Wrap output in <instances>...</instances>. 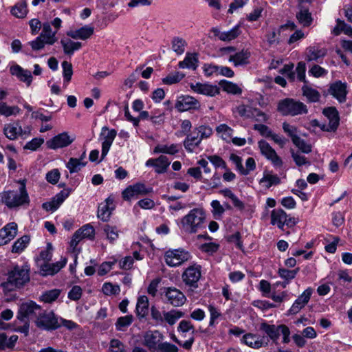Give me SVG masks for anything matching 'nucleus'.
<instances>
[{
	"mask_svg": "<svg viewBox=\"0 0 352 352\" xmlns=\"http://www.w3.org/2000/svg\"><path fill=\"white\" fill-rule=\"evenodd\" d=\"M25 179L18 182V188L12 190H5L0 192V203L10 209H16L26 206L30 203L28 193L25 188Z\"/></svg>",
	"mask_w": 352,
	"mask_h": 352,
	"instance_id": "obj_1",
	"label": "nucleus"
},
{
	"mask_svg": "<svg viewBox=\"0 0 352 352\" xmlns=\"http://www.w3.org/2000/svg\"><path fill=\"white\" fill-rule=\"evenodd\" d=\"M205 219L204 210L194 208L181 219V228L186 233H196L204 227Z\"/></svg>",
	"mask_w": 352,
	"mask_h": 352,
	"instance_id": "obj_2",
	"label": "nucleus"
},
{
	"mask_svg": "<svg viewBox=\"0 0 352 352\" xmlns=\"http://www.w3.org/2000/svg\"><path fill=\"white\" fill-rule=\"evenodd\" d=\"M212 134V129L208 126L200 125L195 127L191 133L186 135L184 146L188 152L192 153L199 147L202 140L208 138Z\"/></svg>",
	"mask_w": 352,
	"mask_h": 352,
	"instance_id": "obj_3",
	"label": "nucleus"
},
{
	"mask_svg": "<svg viewBox=\"0 0 352 352\" xmlns=\"http://www.w3.org/2000/svg\"><path fill=\"white\" fill-rule=\"evenodd\" d=\"M41 313V308L33 301H28L20 305L17 319L23 322V326L18 328L17 331L27 334L28 332L29 319H37Z\"/></svg>",
	"mask_w": 352,
	"mask_h": 352,
	"instance_id": "obj_4",
	"label": "nucleus"
},
{
	"mask_svg": "<svg viewBox=\"0 0 352 352\" xmlns=\"http://www.w3.org/2000/svg\"><path fill=\"white\" fill-rule=\"evenodd\" d=\"M277 110L283 116H294L307 113V107L304 103L291 98L280 100L278 104Z\"/></svg>",
	"mask_w": 352,
	"mask_h": 352,
	"instance_id": "obj_5",
	"label": "nucleus"
},
{
	"mask_svg": "<svg viewBox=\"0 0 352 352\" xmlns=\"http://www.w3.org/2000/svg\"><path fill=\"white\" fill-rule=\"evenodd\" d=\"M95 230L90 224H86L76 230L70 241V250L73 254H75V263L78 259V254L80 249L78 248V243L83 239H92L94 237Z\"/></svg>",
	"mask_w": 352,
	"mask_h": 352,
	"instance_id": "obj_6",
	"label": "nucleus"
},
{
	"mask_svg": "<svg viewBox=\"0 0 352 352\" xmlns=\"http://www.w3.org/2000/svg\"><path fill=\"white\" fill-rule=\"evenodd\" d=\"M191 254L184 248L169 249L164 253V261L167 265L175 267L182 265L191 258Z\"/></svg>",
	"mask_w": 352,
	"mask_h": 352,
	"instance_id": "obj_7",
	"label": "nucleus"
},
{
	"mask_svg": "<svg viewBox=\"0 0 352 352\" xmlns=\"http://www.w3.org/2000/svg\"><path fill=\"white\" fill-rule=\"evenodd\" d=\"M29 272V265H16L8 274V282L16 287L22 286L30 280Z\"/></svg>",
	"mask_w": 352,
	"mask_h": 352,
	"instance_id": "obj_8",
	"label": "nucleus"
},
{
	"mask_svg": "<svg viewBox=\"0 0 352 352\" xmlns=\"http://www.w3.org/2000/svg\"><path fill=\"white\" fill-rule=\"evenodd\" d=\"M270 223L283 230L285 225L292 226L296 223L294 218L288 217L287 213L280 208L274 209L270 214Z\"/></svg>",
	"mask_w": 352,
	"mask_h": 352,
	"instance_id": "obj_9",
	"label": "nucleus"
},
{
	"mask_svg": "<svg viewBox=\"0 0 352 352\" xmlns=\"http://www.w3.org/2000/svg\"><path fill=\"white\" fill-rule=\"evenodd\" d=\"M153 188L146 186L142 183H137L134 185L128 186L122 192V198L126 201H131L133 198H136L140 195H145L151 193Z\"/></svg>",
	"mask_w": 352,
	"mask_h": 352,
	"instance_id": "obj_10",
	"label": "nucleus"
},
{
	"mask_svg": "<svg viewBox=\"0 0 352 352\" xmlns=\"http://www.w3.org/2000/svg\"><path fill=\"white\" fill-rule=\"evenodd\" d=\"M236 111L241 117L244 118H255L258 122H265L268 119L265 113L250 105L240 104L236 107Z\"/></svg>",
	"mask_w": 352,
	"mask_h": 352,
	"instance_id": "obj_11",
	"label": "nucleus"
},
{
	"mask_svg": "<svg viewBox=\"0 0 352 352\" xmlns=\"http://www.w3.org/2000/svg\"><path fill=\"white\" fill-rule=\"evenodd\" d=\"M116 135L117 131L115 129H109L107 126L102 128L99 135V139L102 141L101 160L108 153Z\"/></svg>",
	"mask_w": 352,
	"mask_h": 352,
	"instance_id": "obj_12",
	"label": "nucleus"
},
{
	"mask_svg": "<svg viewBox=\"0 0 352 352\" xmlns=\"http://www.w3.org/2000/svg\"><path fill=\"white\" fill-rule=\"evenodd\" d=\"M30 131L31 128L30 126H26L23 130L19 121L7 124L3 129L5 135L10 140H14L20 135H28L30 134Z\"/></svg>",
	"mask_w": 352,
	"mask_h": 352,
	"instance_id": "obj_13",
	"label": "nucleus"
},
{
	"mask_svg": "<svg viewBox=\"0 0 352 352\" xmlns=\"http://www.w3.org/2000/svg\"><path fill=\"white\" fill-rule=\"evenodd\" d=\"M270 340L265 336L248 333L243 336L241 342L254 349L265 347L268 345Z\"/></svg>",
	"mask_w": 352,
	"mask_h": 352,
	"instance_id": "obj_14",
	"label": "nucleus"
},
{
	"mask_svg": "<svg viewBox=\"0 0 352 352\" xmlns=\"http://www.w3.org/2000/svg\"><path fill=\"white\" fill-rule=\"evenodd\" d=\"M313 293L311 287L307 288L293 302L287 311L288 315H296L299 313L309 302Z\"/></svg>",
	"mask_w": 352,
	"mask_h": 352,
	"instance_id": "obj_15",
	"label": "nucleus"
},
{
	"mask_svg": "<svg viewBox=\"0 0 352 352\" xmlns=\"http://www.w3.org/2000/svg\"><path fill=\"white\" fill-rule=\"evenodd\" d=\"M36 324L43 329H54L59 326L58 318L52 311L44 314L41 312L36 320Z\"/></svg>",
	"mask_w": 352,
	"mask_h": 352,
	"instance_id": "obj_16",
	"label": "nucleus"
},
{
	"mask_svg": "<svg viewBox=\"0 0 352 352\" xmlns=\"http://www.w3.org/2000/svg\"><path fill=\"white\" fill-rule=\"evenodd\" d=\"M258 144L261 154L270 160L274 166L280 167L282 166L281 159L268 142L261 140L258 142Z\"/></svg>",
	"mask_w": 352,
	"mask_h": 352,
	"instance_id": "obj_17",
	"label": "nucleus"
},
{
	"mask_svg": "<svg viewBox=\"0 0 352 352\" xmlns=\"http://www.w3.org/2000/svg\"><path fill=\"white\" fill-rule=\"evenodd\" d=\"M74 140L67 133L63 132L47 140L46 146L48 148L56 150L69 146Z\"/></svg>",
	"mask_w": 352,
	"mask_h": 352,
	"instance_id": "obj_18",
	"label": "nucleus"
},
{
	"mask_svg": "<svg viewBox=\"0 0 352 352\" xmlns=\"http://www.w3.org/2000/svg\"><path fill=\"white\" fill-rule=\"evenodd\" d=\"M201 277V269L199 265L189 266L182 274L183 281L188 285L196 287Z\"/></svg>",
	"mask_w": 352,
	"mask_h": 352,
	"instance_id": "obj_19",
	"label": "nucleus"
},
{
	"mask_svg": "<svg viewBox=\"0 0 352 352\" xmlns=\"http://www.w3.org/2000/svg\"><path fill=\"white\" fill-rule=\"evenodd\" d=\"M67 263L66 258H61L55 263L49 262L37 264L40 269V274L42 276H52L58 272Z\"/></svg>",
	"mask_w": 352,
	"mask_h": 352,
	"instance_id": "obj_20",
	"label": "nucleus"
},
{
	"mask_svg": "<svg viewBox=\"0 0 352 352\" xmlns=\"http://www.w3.org/2000/svg\"><path fill=\"white\" fill-rule=\"evenodd\" d=\"M175 107L179 111H186L191 109H198L200 103L198 100L190 96H183L178 98Z\"/></svg>",
	"mask_w": 352,
	"mask_h": 352,
	"instance_id": "obj_21",
	"label": "nucleus"
},
{
	"mask_svg": "<svg viewBox=\"0 0 352 352\" xmlns=\"http://www.w3.org/2000/svg\"><path fill=\"white\" fill-rule=\"evenodd\" d=\"M165 296L167 301L174 307L182 306L186 298L185 295L175 287H168L165 291Z\"/></svg>",
	"mask_w": 352,
	"mask_h": 352,
	"instance_id": "obj_22",
	"label": "nucleus"
},
{
	"mask_svg": "<svg viewBox=\"0 0 352 352\" xmlns=\"http://www.w3.org/2000/svg\"><path fill=\"white\" fill-rule=\"evenodd\" d=\"M115 208L116 204L114 197L111 195L105 199L104 202H102L99 205L98 208V218L102 221H107Z\"/></svg>",
	"mask_w": 352,
	"mask_h": 352,
	"instance_id": "obj_23",
	"label": "nucleus"
},
{
	"mask_svg": "<svg viewBox=\"0 0 352 352\" xmlns=\"http://www.w3.org/2000/svg\"><path fill=\"white\" fill-rule=\"evenodd\" d=\"M72 190H64L54 197L51 201L43 203L42 207L47 211L54 212L69 196Z\"/></svg>",
	"mask_w": 352,
	"mask_h": 352,
	"instance_id": "obj_24",
	"label": "nucleus"
},
{
	"mask_svg": "<svg viewBox=\"0 0 352 352\" xmlns=\"http://www.w3.org/2000/svg\"><path fill=\"white\" fill-rule=\"evenodd\" d=\"M72 190H64L54 197L51 201L43 203L42 207L47 211L54 212L69 196Z\"/></svg>",
	"mask_w": 352,
	"mask_h": 352,
	"instance_id": "obj_25",
	"label": "nucleus"
},
{
	"mask_svg": "<svg viewBox=\"0 0 352 352\" xmlns=\"http://www.w3.org/2000/svg\"><path fill=\"white\" fill-rule=\"evenodd\" d=\"M190 87L193 91L199 94L214 96L219 94V89L216 85L196 82L191 83Z\"/></svg>",
	"mask_w": 352,
	"mask_h": 352,
	"instance_id": "obj_26",
	"label": "nucleus"
},
{
	"mask_svg": "<svg viewBox=\"0 0 352 352\" xmlns=\"http://www.w3.org/2000/svg\"><path fill=\"white\" fill-rule=\"evenodd\" d=\"M161 334L159 331H148L144 336V344L153 352H159V348L162 343Z\"/></svg>",
	"mask_w": 352,
	"mask_h": 352,
	"instance_id": "obj_27",
	"label": "nucleus"
},
{
	"mask_svg": "<svg viewBox=\"0 0 352 352\" xmlns=\"http://www.w3.org/2000/svg\"><path fill=\"white\" fill-rule=\"evenodd\" d=\"M169 164L168 159L164 155H161L157 159H150L146 163L147 166H153L157 174L165 173Z\"/></svg>",
	"mask_w": 352,
	"mask_h": 352,
	"instance_id": "obj_28",
	"label": "nucleus"
},
{
	"mask_svg": "<svg viewBox=\"0 0 352 352\" xmlns=\"http://www.w3.org/2000/svg\"><path fill=\"white\" fill-rule=\"evenodd\" d=\"M329 93L340 102H345L347 94L346 84L342 83L341 81L336 82L331 85Z\"/></svg>",
	"mask_w": 352,
	"mask_h": 352,
	"instance_id": "obj_29",
	"label": "nucleus"
},
{
	"mask_svg": "<svg viewBox=\"0 0 352 352\" xmlns=\"http://www.w3.org/2000/svg\"><path fill=\"white\" fill-rule=\"evenodd\" d=\"M94 32L93 26L85 25L78 30L67 32V35L74 39L86 40L91 37Z\"/></svg>",
	"mask_w": 352,
	"mask_h": 352,
	"instance_id": "obj_30",
	"label": "nucleus"
},
{
	"mask_svg": "<svg viewBox=\"0 0 352 352\" xmlns=\"http://www.w3.org/2000/svg\"><path fill=\"white\" fill-rule=\"evenodd\" d=\"M327 49L318 46H310L306 49L305 59L307 61H317L319 58L326 56Z\"/></svg>",
	"mask_w": 352,
	"mask_h": 352,
	"instance_id": "obj_31",
	"label": "nucleus"
},
{
	"mask_svg": "<svg viewBox=\"0 0 352 352\" xmlns=\"http://www.w3.org/2000/svg\"><path fill=\"white\" fill-rule=\"evenodd\" d=\"M215 36L222 41L229 42L236 38L241 33L240 25H236L231 30L226 32L214 31Z\"/></svg>",
	"mask_w": 352,
	"mask_h": 352,
	"instance_id": "obj_32",
	"label": "nucleus"
},
{
	"mask_svg": "<svg viewBox=\"0 0 352 352\" xmlns=\"http://www.w3.org/2000/svg\"><path fill=\"white\" fill-rule=\"evenodd\" d=\"M199 58L197 53H186L184 60L179 62L178 66L182 69L195 70L198 67Z\"/></svg>",
	"mask_w": 352,
	"mask_h": 352,
	"instance_id": "obj_33",
	"label": "nucleus"
},
{
	"mask_svg": "<svg viewBox=\"0 0 352 352\" xmlns=\"http://www.w3.org/2000/svg\"><path fill=\"white\" fill-rule=\"evenodd\" d=\"M10 73L17 76L20 80L26 82L28 86L30 85L32 80L30 71L23 69L21 66L16 65L10 67Z\"/></svg>",
	"mask_w": 352,
	"mask_h": 352,
	"instance_id": "obj_34",
	"label": "nucleus"
},
{
	"mask_svg": "<svg viewBox=\"0 0 352 352\" xmlns=\"http://www.w3.org/2000/svg\"><path fill=\"white\" fill-rule=\"evenodd\" d=\"M42 27V32L39 35L41 38L45 40L47 45L55 43L57 41V38L56 37V31H52L51 25L48 22L44 23Z\"/></svg>",
	"mask_w": 352,
	"mask_h": 352,
	"instance_id": "obj_35",
	"label": "nucleus"
},
{
	"mask_svg": "<svg viewBox=\"0 0 352 352\" xmlns=\"http://www.w3.org/2000/svg\"><path fill=\"white\" fill-rule=\"evenodd\" d=\"M184 316V312L178 309H171L168 311H163L164 322L169 324L170 326H173Z\"/></svg>",
	"mask_w": 352,
	"mask_h": 352,
	"instance_id": "obj_36",
	"label": "nucleus"
},
{
	"mask_svg": "<svg viewBox=\"0 0 352 352\" xmlns=\"http://www.w3.org/2000/svg\"><path fill=\"white\" fill-rule=\"evenodd\" d=\"M199 166L190 168L188 170V173L191 176H199L201 174H208L210 173V166L209 162L205 159H201L198 162Z\"/></svg>",
	"mask_w": 352,
	"mask_h": 352,
	"instance_id": "obj_37",
	"label": "nucleus"
},
{
	"mask_svg": "<svg viewBox=\"0 0 352 352\" xmlns=\"http://www.w3.org/2000/svg\"><path fill=\"white\" fill-rule=\"evenodd\" d=\"M250 52L248 50H242L229 58V60L232 62L235 66L244 65L249 63Z\"/></svg>",
	"mask_w": 352,
	"mask_h": 352,
	"instance_id": "obj_38",
	"label": "nucleus"
},
{
	"mask_svg": "<svg viewBox=\"0 0 352 352\" xmlns=\"http://www.w3.org/2000/svg\"><path fill=\"white\" fill-rule=\"evenodd\" d=\"M261 329L263 331L268 337L274 342H276L279 338V325L275 326L274 324H269L266 322H263L260 327Z\"/></svg>",
	"mask_w": 352,
	"mask_h": 352,
	"instance_id": "obj_39",
	"label": "nucleus"
},
{
	"mask_svg": "<svg viewBox=\"0 0 352 352\" xmlns=\"http://www.w3.org/2000/svg\"><path fill=\"white\" fill-rule=\"evenodd\" d=\"M102 234L109 243H114L119 237L120 230L117 227L107 224L104 226Z\"/></svg>",
	"mask_w": 352,
	"mask_h": 352,
	"instance_id": "obj_40",
	"label": "nucleus"
},
{
	"mask_svg": "<svg viewBox=\"0 0 352 352\" xmlns=\"http://www.w3.org/2000/svg\"><path fill=\"white\" fill-rule=\"evenodd\" d=\"M296 19L304 27L309 26L313 21L311 14L307 8L300 6L299 12L296 14Z\"/></svg>",
	"mask_w": 352,
	"mask_h": 352,
	"instance_id": "obj_41",
	"label": "nucleus"
},
{
	"mask_svg": "<svg viewBox=\"0 0 352 352\" xmlns=\"http://www.w3.org/2000/svg\"><path fill=\"white\" fill-rule=\"evenodd\" d=\"M323 114L327 118L329 123L333 128H338L340 124V118L338 111L335 107H328L323 109Z\"/></svg>",
	"mask_w": 352,
	"mask_h": 352,
	"instance_id": "obj_42",
	"label": "nucleus"
},
{
	"mask_svg": "<svg viewBox=\"0 0 352 352\" xmlns=\"http://www.w3.org/2000/svg\"><path fill=\"white\" fill-rule=\"evenodd\" d=\"M208 160L211 163V166L216 168L223 169L224 171L221 173L222 176H234L232 172H230L226 166L225 162L217 155H211L208 157Z\"/></svg>",
	"mask_w": 352,
	"mask_h": 352,
	"instance_id": "obj_43",
	"label": "nucleus"
},
{
	"mask_svg": "<svg viewBox=\"0 0 352 352\" xmlns=\"http://www.w3.org/2000/svg\"><path fill=\"white\" fill-rule=\"evenodd\" d=\"M60 43L64 53L69 56L72 55L75 51L78 50L82 47L80 42H75L69 38L62 39Z\"/></svg>",
	"mask_w": 352,
	"mask_h": 352,
	"instance_id": "obj_44",
	"label": "nucleus"
},
{
	"mask_svg": "<svg viewBox=\"0 0 352 352\" xmlns=\"http://www.w3.org/2000/svg\"><path fill=\"white\" fill-rule=\"evenodd\" d=\"M21 109L18 106H9L6 102H0V115L5 117L16 116L19 114Z\"/></svg>",
	"mask_w": 352,
	"mask_h": 352,
	"instance_id": "obj_45",
	"label": "nucleus"
},
{
	"mask_svg": "<svg viewBox=\"0 0 352 352\" xmlns=\"http://www.w3.org/2000/svg\"><path fill=\"white\" fill-rule=\"evenodd\" d=\"M179 145L177 144H172L170 145L158 144L154 148V153H166L169 155H174L179 151Z\"/></svg>",
	"mask_w": 352,
	"mask_h": 352,
	"instance_id": "obj_46",
	"label": "nucleus"
},
{
	"mask_svg": "<svg viewBox=\"0 0 352 352\" xmlns=\"http://www.w3.org/2000/svg\"><path fill=\"white\" fill-rule=\"evenodd\" d=\"M87 163V162H82L77 158L72 157L67 163L66 167L69 169L71 174L77 173L86 166Z\"/></svg>",
	"mask_w": 352,
	"mask_h": 352,
	"instance_id": "obj_47",
	"label": "nucleus"
},
{
	"mask_svg": "<svg viewBox=\"0 0 352 352\" xmlns=\"http://www.w3.org/2000/svg\"><path fill=\"white\" fill-rule=\"evenodd\" d=\"M302 90L303 96L306 97L308 102H316L319 100L320 94L317 90L307 85H304Z\"/></svg>",
	"mask_w": 352,
	"mask_h": 352,
	"instance_id": "obj_48",
	"label": "nucleus"
},
{
	"mask_svg": "<svg viewBox=\"0 0 352 352\" xmlns=\"http://www.w3.org/2000/svg\"><path fill=\"white\" fill-rule=\"evenodd\" d=\"M10 12L16 18H25L28 12L26 2L21 1L16 3L12 8Z\"/></svg>",
	"mask_w": 352,
	"mask_h": 352,
	"instance_id": "obj_49",
	"label": "nucleus"
},
{
	"mask_svg": "<svg viewBox=\"0 0 352 352\" xmlns=\"http://www.w3.org/2000/svg\"><path fill=\"white\" fill-rule=\"evenodd\" d=\"M219 193L223 195L225 197L230 199L234 207L239 210L244 209V204L240 201L238 197L230 190L229 188H224L219 190Z\"/></svg>",
	"mask_w": 352,
	"mask_h": 352,
	"instance_id": "obj_50",
	"label": "nucleus"
},
{
	"mask_svg": "<svg viewBox=\"0 0 352 352\" xmlns=\"http://www.w3.org/2000/svg\"><path fill=\"white\" fill-rule=\"evenodd\" d=\"M208 308L210 314L209 326H214L222 319L223 315L221 311L212 305H209Z\"/></svg>",
	"mask_w": 352,
	"mask_h": 352,
	"instance_id": "obj_51",
	"label": "nucleus"
},
{
	"mask_svg": "<svg viewBox=\"0 0 352 352\" xmlns=\"http://www.w3.org/2000/svg\"><path fill=\"white\" fill-rule=\"evenodd\" d=\"M29 243L30 237L28 236L24 235L21 236L14 243L12 248V252L13 253L22 252L27 248Z\"/></svg>",
	"mask_w": 352,
	"mask_h": 352,
	"instance_id": "obj_52",
	"label": "nucleus"
},
{
	"mask_svg": "<svg viewBox=\"0 0 352 352\" xmlns=\"http://www.w3.org/2000/svg\"><path fill=\"white\" fill-rule=\"evenodd\" d=\"M173 50L178 55L182 54L186 46L187 45L186 41L180 37H174L171 41Z\"/></svg>",
	"mask_w": 352,
	"mask_h": 352,
	"instance_id": "obj_53",
	"label": "nucleus"
},
{
	"mask_svg": "<svg viewBox=\"0 0 352 352\" xmlns=\"http://www.w3.org/2000/svg\"><path fill=\"white\" fill-rule=\"evenodd\" d=\"M148 308V300L146 296H140L138 299L136 310L138 316H144Z\"/></svg>",
	"mask_w": 352,
	"mask_h": 352,
	"instance_id": "obj_54",
	"label": "nucleus"
},
{
	"mask_svg": "<svg viewBox=\"0 0 352 352\" xmlns=\"http://www.w3.org/2000/svg\"><path fill=\"white\" fill-rule=\"evenodd\" d=\"M63 67V86L67 87L69 82L71 81L72 76L73 74L72 65L67 61H63L62 63Z\"/></svg>",
	"mask_w": 352,
	"mask_h": 352,
	"instance_id": "obj_55",
	"label": "nucleus"
},
{
	"mask_svg": "<svg viewBox=\"0 0 352 352\" xmlns=\"http://www.w3.org/2000/svg\"><path fill=\"white\" fill-rule=\"evenodd\" d=\"M219 85L223 91L232 94H241L242 89L235 83L227 80H221Z\"/></svg>",
	"mask_w": 352,
	"mask_h": 352,
	"instance_id": "obj_56",
	"label": "nucleus"
},
{
	"mask_svg": "<svg viewBox=\"0 0 352 352\" xmlns=\"http://www.w3.org/2000/svg\"><path fill=\"white\" fill-rule=\"evenodd\" d=\"M2 229L5 230V236L7 239V240L10 242L16 236L17 234L18 226L16 223L12 222L6 225Z\"/></svg>",
	"mask_w": 352,
	"mask_h": 352,
	"instance_id": "obj_57",
	"label": "nucleus"
},
{
	"mask_svg": "<svg viewBox=\"0 0 352 352\" xmlns=\"http://www.w3.org/2000/svg\"><path fill=\"white\" fill-rule=\"evenodd\" d=\"M133 319V318L131 315L120 317L116 322V329L118 331H125L131 324Z\"/></svg>",
	"mask_w": 352,
	"mask_h": 352,
	"instance_id": "obj_58",
	"label": "nucleus"
},
{
	"mask_svg": "<svg viewBox=\"0 0 352 352\" xmlns=\"http://www.w3.org/2000/svg\"><path fill=\"white\" fill-rule=\"evenodd\" d=\"M52 245L50 243H48L45 250L41 252L39 258L37 261V264L50 261L52 258Z\"/></svg>",
	"mask_w": 352,
	"mask_h": 352,
	"instance_id": "obj_59",
	"label": "nucleus"
},
{
	"mask_svg": "<svg viewBox=\"0 0 352 352\" xmlns=\"http://www.w3.org/2000/svg\"><path fill=\"white\" fill-rule=\"evenodd\" d=\"M216 131L221 137L228 142L232 138L233 130L226 124H221L216 128Z\"/></svg>",
	"mask_w": 352,
	"mask_h": 352,
	"instance_id": "obj_60",
	"label": "nucleus"
},
{
	"mask_svg": "<svg viewBox=\"0 0 352 352\" xmlns=\"http://www.w3.org/2000/svg\"><path fill=\"white\" fill-rule=\"evenodd\" d=\"M102 291L104 294L107 296L116 295L120 292V286L118 285H113L111 283H104L102 287Z\"/></svg>",
	"mask_w": 352,
	"mask_h": 352,
	"instance_id": "obj_61",
	"label": "nucleus"
},
{
	"mask_svg": "<svg viewBox=\"0 0 352 352\" xmlns=\"http://www.w3.org/2000/svg\"><path fill=\"white\" fill-rule=\"evenodd\" d=\"M117 260L114 258L111 261H105L102 263L97 270V273L99 276H104L111 270L113 266L116 264Z\"/></svg>",
	"mask_w": 352,
	"mask_h": 352,
	"instance_id": "obj_62",
	"label": "nucleus"
},
{
	"mask_svg": "<svg viewBox=\"0 0 352 352\" xmlns=\"http://www.w3.org/2000/svg\"><path fill=\"white\" fill-rule=\"evenodd\" d=\"M299 271V268L289 270L285 268H280L278 271V276L286 280H291L294 279Z\"/></svg>",
	"mask_w": 352,
	"mask_h": 352,
	"instance_id": "obj_63",
	"label": "nucleus"
},
{
	"mask_svg": "<svg viewBox=\"0 0 352 352\" xmlns=\"http://www.w3.org/2000/svg\"><path fill=\"white\" fill-rule=\"evenodd\" d=\"M109 352H126V350L120 340L112 339L109 342Z\"/></svg>",
	"mask_w": 352,
	"mask_h": 352,
	"instance_id": "obj_64",
	"label": "nucleus"
}]
</instances>
